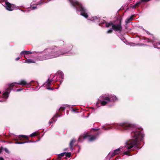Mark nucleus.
<instances>
[{
  "mask_svg": "<svg viewBox=\"0 0 160 160\" xmlns=\"http://www.w3.org/2000/svg\"><path fill=\"white\" fill-rule=\"evenodd\" d=\"M147 39H148V41H147L148 42H151V40H150L148 38Z\"/></svg>",
  "mask_w": 160,
  "mask_h": 160,
  "instance_id": "30",
  "label": "nucleus"
},
{
  "mask_svg": "<svg viewBox=\"0 0 160 160\" xmlns=\"http://www.w3.org/2000/svg\"><path fill=\"white\" fill-rule=\"evenodd\" d=\"M32 53V52H31L28 51H22L20 53V55H24V58L27 59L26 55L28 54H30Z\"/></svg>",
  "mask_w": 160,
  "mask_h": 160,
  "instance_id": "12",
  "label": "nucleus"
},
{
  "mask_svg": "<svg viewBox=\"0 0 160 160\" xmlns=\"http://www.w3.org/2000/svg\"><path fill=\"white\" fill-rule=\"evenodd\" d=\"M65 152H63L59 154L58 156V158H61L65 156Z\"/></svg>",
  "mask_w": 160,
  "mask_h": 160,
  "instance_id": "18",
  "label": "nucleus"
},
{
  "mask_svg": "<svg viewBox=\"0 0 160 160\" xmlns=\"http://www.w3.org/2000/svg\"><path fill=\"white\" fill-rule=\"evenodd\" d=\"M37 8V7L36 6L33 7L32 8V10H34Z\"/></svg>",
  "mask_w": 160,
  "mask_h": 160,
  "instance_id": "26",
  "label": "nucleus"
},
{
  "mask_svg": "<svg viewBox=\"0 0 160 160\" xmlns=\"http://www.w3.org/2000/svg\"><path fill=\"white\" fill-rule=\"evenodd\" d=\"M154 47L155 48H160V42L157 43L156 44L153 43Z\"/></svg>",
  "mask_w": 160,
  "mask_h": 160,
  "instance_id": "14",
  "label": "nucleus"
},
{
  "mask_svg": "<svg viewBox=\"0 0 160 160\" xmlns=\"http://www.w3.org/2000/svg\"><path fill=\"white\" fill-rule=\"evenodd\" d=\"M71 153L70 152H68L67 153L65 152V158L66 159H68L67 158H70L71 156Z\"/></svg>",
  "mask_w": 160,
  "mask_h": 160,
  "instance_id": "15",
  "label": "nucleus"
},
{
  "mask_svg": "<svg viewBox=\"0 0 160 160\" xmlns=\"http://www.w3.org/2000/svg\"><path fill=\"white\" fill-rule=\"evenodd\" d=\"M23 88H21L19 89H18L16 90L17 92H19L21 91V90H22Z\"/></svg>",
  "mask_w": 160,
  "mask_h": 160,
  "instance_id": "24",
  "label": "nucleus"
},
{
  "mask_svg": "<svg viewBox=\"0 0 160 160\" xmlns=\"http://www.w3.org/2000/svg\"><path fill=\"white\" fill-rule=\"evenodd\" d=\"M129 18L130 19L131 21L133 19L132 16H131L130 17H129Z\"/></svg>",
  "mask_w": 160,
  "mask_h": 160,
  "instance_id": "28",
  "label": "nucleus"
},
{
  "mask_svg": "<svg viewBox=\"0 0 160 160\" xmlns=\"http://www.w3.org/2000/svg\"><path fill=\"white\" fill-rule=\"evenodd\" d=\"M112 32V29H109L107 33H111Z\"/></svg>",
  "mask_w": 160,
  "mask_h": 160,
  "instance_id": "23",
  "label": "nucleus"
},
{
  "mask_svg": "<svg viewBox=\"0 0 160 160\" xmlns=\"http://www.w3.org/2000/svg\"><path fill=\"white\" fill-rule=\"evenodd\" d=\"M93 19H91V21H98V20H99V18H98L97 17H93L92 18Z\"/></svg>",
  "mask_w": 160,
  "mask_h": 160,
  "instance_id": "19",
  "label": "nucleus"
},
{
  "mask_svg": "<svg viewBox=\"0 0 160 160\" xmlns=\"http://www.w3.org/2000/svg\"><path fill=\"white\" fill-rule=\"evenodd\" d=\"M37 135V133L36 132H33L32 133L30 136L31 137H34L36 136Z\"/></svg>",
  "mask_w": 160,
  "mask_h": 160,
  "instance_id": "21",
  "label": "nucleus"
},
{
  "mask_svg": "<svg viewBox=\"0 0 160 160\" xmlns=\"http://www.w3.org/2000/svg\"><path fill=\"white\" fill-rule=\"evenodd\" d=\"M3 101H4L0 100V102H3Z\"/></svg>",
  "mask_w": 160,
  "mask_h": 160,
  "instance_id": "33",
  "label": "nucleus"
},
{
  "mask_svg": "<svg viewBox=\"0 0 160 160\" xmlns=\"http://www.w3.org/2000/svg\"><path fill=\"white\" fill-rule=\"evenodd\" d=\"M1 93V92L0 91V93Z\"/></svg>",
  "mask_w": 160,
  "mask_h": 160,
  "instance_id": "38",
  "label": "nucleus"
},
{
  "mask_svg": "<svg viewBox=\"0 0 160 160\" xmlns=\"http://www.w3.org/2000/svg\"><path fill=\"white\" fill-rule=\"evenodd\" d=\"M100 132H97V133L96 134V135H99V134H100Z\"/></svg>",
  "mask_w": 160,
  "mask_h": 160,
  "instance_id": "31",
  "label": "nucleus"
},
{
  "mask_svg": "<svg viewBox=\"0 0 160 160\" xmlns=\"http://www.w3.org/2000/svg\"><path fill=\"white\" fill-rule=\"evenodd\" d=\"M110 128L121 130L132 131L131 135L132 138L126 142L125 146L124 147H120L110 152L107 157V159H110L115 155L121 152H123L124 155L130 156V152L138 148V146L141 145V141L144 136L141 128H137L134 125L127 123H116L108 127H102V128L105 130H109Z\"/></svg>",
  "mask_w": 160,
  "mask_h": 160,
  "instance_id": "1",
  "label": "nucleus"
},
{
  "mask_svg": "<svg viewBox=\"0 0 160 160\" xmlns=\"http://www.w3.org/2000/svg\"><path fill=\"white\" fill-rule=\"evenodd\" d=\"M4 150L5 151V152H6L8 153L9 152V151L7 148H5L4 149Z\"/></svg>",
  "mask_w": 160,
  "mask_h": 160,
  "instance_id": "25",
  "label": "nucleus"
},
{
  "mask_svg": "<svg viewBox=\"0 0 160 160\" xmlns=\"http://www.w3.org/2000/svg\"><path fill=\"white\" fill-rule=\"evenodd\" d=\"M97 138V137L95 136L90 135L87 133L83 135H81L78 140V142H81L83 140L82 139H87L89 141H92L95 140Z\"/></svg>",
  "mask_w": 160,
  "mask_h": 160,
  "instance_id": "6",
  "label": "nucleus"
},
{
  "mask_svg": "<svg viewBox=\"0 0 160 160\" xmlns=\"http://www.w3.org/2000/svg\"><path fill=\"white\" fill-rule=\"evenodd\" d=\"M52 160H54L53 159H52Z\"/></svg>",
  "mask_w": 160,
  "mask_h": 160,
  "instance_id": "37",
  "label": "nucleus"
},
{
  "mask_svg": "<svg viewBox=\"0 0 160 160\" xmlns=\"http://www.w3.org/2000/svg\"><path fill=\"white\" fill-rule=\"evenodd\" d=\"M117 158H115V159L114 160H117V159H120V156H117Z\"/></svg>",
  "mask_w": 160,
  "mask_h": 160,
  "instance_id": "27",
  "label": "nucleus"
},
{
  "mask_svg": "<svg viewBox=\"0 0 160 160\" xmlns=\"http://www.w3.org/2000/svg\"><path fill=\"white\" fill-rule=\"evenodd\" d=\"M140 2H138L136 4L132 6L131 7L132 8H135L140 4Z\"/></svg>",
  "mask_w": 160,
  "mask_h": 160,
  "instance_id": "16",
  "label": "nucleus"
},
{
  "mask_svg": "<svg viewBox=\"0 0 160 160\" xmlns=\"http://www.w3.org/2000/svg\"><path fill=\"white\" fill-rule=\"evenodd\" d=\"M65 109V108L63 107H61L58 110V112H57L56 115H55L52 118V119L49 121L50 123H51L52 122V120L53 121L55 122L57 120L56 117H60V115H59L58 113H61V111H64Z\"/></svg>",
  "mask_w": 160,
  "mask_h": 160,
  "instance_id": "7",
  "label": "nucleus"
},
{
  "mask_svg": "<svg viewBox=\"0 0 160 160\" xmlns=\"http://www.w3.org/2000/svg\"><path fill=\"white\" fill-rule=\"evenodd\" d=\"M1 149H0V153H1Z\"/></svg>",
  "mask_w": 160,
  "mask_h": 160,
  "instance_id": "34",
  "label": "nucleus"
},
{
  "mask_svg": "<svg viewBox=\"0 0 160 160\" xmlns=\"http://www.w3.org/2000/svg\"><path fill=\"white\" fill-rule=\"evenodd\" d=\"M24 62L30 63H34V62L33 61V60L32 59H27V60L25 61V62Z\"/></svg>",
  "mask_w": 160,
  "mask_h": 160,
  "instance_id": "17",
  "label": "nucleus"
},
{
  "mask_svg": "<svg viewBox=\"0 0 160 160\" xmlns=\"http://www.w3.org/2000/svg\"><path fill=\"white\" fill-rule=\"evenodd\" d=\"M42 56H39L38 60H44L55 58L62 55H65L67 52L59 50L57 47L50 48L45 49L42 52Z\"/></svg>",
  "mask_w": 160,
  "mask_h": 160,
  "instance_id": "2",
  "label": "nucleus"
},
{
  "mask_svg": "<svg viewBox=\"0 0 160 160\" xmlns=\"http://www.w3.org/2000/svg\"><path fill=\"white\" fill-rule=\"evenodd\" d=\"M130 21H131L130 19L129 18H128L126 19L125 22L126 23H128Z\"/></svg>",
  "mask_w": 160,
  "mask_h": 160,
  "instance_id": "22",
  "label": "nucleus"
},
{
  "mask_svg": "<svg viewBox=\"0 0 160 160\" xmlns=\"http://www.w3.org/2000/svg\"><path fill=\"white\" fill-rule=\"evenodd\" d=\"M30 84V82L28 83L25 80H22L18 83L14 82L9 84V87L6 89L5 92L3 94V98L5 99H7L8 98L9 94L10 93V89H11L14 86H15L16 84L24 86L27 85H29Z\"/></svg>",
  "mask_w": 160,
  "mask_h": 160,
  "instance_id": "3",
  "label": "nucleus"
},
{
  "mask_svg": "<svg viewBox=\"0 0 160 160\" xmlns=\"http://www.w3.org/2000/svg\"><path fill=\"white\" fill-rule=\"evenodd\" d=\"M26 142H14V143L15 144H24L25 143H26Z\"/></svg>",
  "mask_w": 160,
  "mask_h": 160,
  "instance_id": "20",
  "label": "nucleus"
},
{
  "mask_svg": "<svg viewBox=\"0 0 160 160\" xmlns=\"http://www.w3.org/2000/svg\"><path fill=\"white\" fill-rule=\"evenodd\" d=\"M0 160H3V158L0 157Z\"/></svg>",
  "mask_w": 160,
  "mask_h": 160,
  "instance_id": "32",
  "label": "nucleus"
},
{
  "mask_svg": "<svg viewBox=\"0 0 160 160\" xmlns=\"http://www.w3.org/2000/svg\"><path fill=\"white\" fill-rule=\"evenodd\" d=\"M20 59V58L19 57H18L16 59V61H18V60H19V59Z\"/></svg>",
  "mask_w": 160,
  "mask_h": 160,
  "instance_id": "29",
  "label": "nucleus"
},
{
  "mask_svg": "<svg viewBox=\"0 0 160 160\" xmlns=\"http://www.w3.org/2000/svg\"><path fill=\"white\" fill-rule=\"evenodd\" d=\"M76 141V140L74 139H72L70 142L69 144V146L71 150L72 151L73 150V144Z\"/></svg>",
  "mask_w": 160,
  "mask_h": 160,
  "instance_id": "13",
  "label": "nucleus"
},
{
  "mask_svg": "<svg viewBox=\"0 0 160 160\" xmlns=\"http://www.w3.org/2000/svg\"><path fill=\"white\" fill-rule=\"evenodd\" d=\"M31 4H32V5H33V4L32 3H32H31Z\"/></svg>",
  "mask_w": 160,
  "mask_h": 160,
  "instance_id": "35",
  "label": "nucleus"
},
{
  "mask_svg": "<svg viewBox=\"0 0 160 160\" xmlns=\"http://www.w3.org/2000/svg\"><path fill=\"white\" fill-rule=\"evenodd\" d=\"M102 23H105L106 24V27L107 28L112 26V29L115 31L120 32L122 30V27L121 26V21L119 22L118 23L114 24L112 22L107 23L105 21H103Z\"/></svg>",
  "mask_w": 160,
  "mask_h": 160,
  "instance_id": "4",
  "label": "nucleus"
},
{
  "mask_svg": "<svg viewBox=\"0 0 160 160\" xmlns=\"http://www.w3.org/2000/svg\"><path fill=\"white\" fill-rule=\"evenodd\" d=\"M100 98H102V101L101 102V104L102 105H106L108 102L111 101H117L118 100L117 98L114 95H107L101 96L100 97Z\"/></svg>",
  "mask_w": 160,
  "mask_h": 160,
  "instance_id": "5",
  "label": "nucleus"
},
{
  "mask_svg": "<svg viewBox=\"0 0 160 160\" xmlns=\"http://www.w3.org/2000/svg\"><path fill=\"white\" fill-rule=\"evenodd\" d=\"M28 137L25 135H20L18 136H14L13 137V139L16 141L20 140L21 138H25L28 139Z\"/></svg>",
  "mask_w": 160,
  "mask_h": 160,
  "instance_id": "11",
  "label": "nucleus"
},
{
  "mask_svg": "<svg viewBox=\"0 0 160 160\" xmlns=\"http://www.w3.org/2000/svg\"><path fill=\"white\" fill-rule=\"evenodd\" d=\"M5 8L8 10L12 11L13 10V5H11V4L7 2H5Z\"/></svg>",
  "mask_w": 160,
  "mask_h": 160,
  "instance_id": "10",
  "label": "nucleus"
},
{
  "mask_svg": "<svg viewBox=\"0 0 160 160\" xmlns=\"http://www.w3.org/2000/svg\"><path fill=\"white\" fill-rule=\"evenodd\" d=\"M56 75L57 76V78H59V79H58L57 80H60L61 83L62 79L64 77V74L63 72L61 71H58L56 74Z\"/></svg>",
  "mask_w": 160,
  "mask_h": 160,
  "instance_id": "9",
  "label": "nucleus"
},
{
  "mask_svg": "<svg viewBox=\"0 0 160 160\" xmlns=\"http://www.w3.org/2000/svg\"><path fill=\"white\" fill-rule=\"evenodd\" d=\"M52 80H50L48 79L47 82L43 84V86L48 90H53V88H51L50 87V86L52 84Z\"/></svg>",
  "mask_w": 160,
  "mask_h": 160,
  "instance_id": "8",
  "label": "nucleus"
},
{
  "mask_svg": "<svg viewBox=\"0 0 160 160\" xmlns=\"http://www.w3.org/2000/svg\"><path fill=\"white\" fill-rule=\"evenodd\" d=\"M31 142V141H29V142Z\"/></svg>",
  "mask_w": 160,
  "mask_h": 160,
  "instance_id": "36",
  "label": "nucleus"
}]
</instances>
